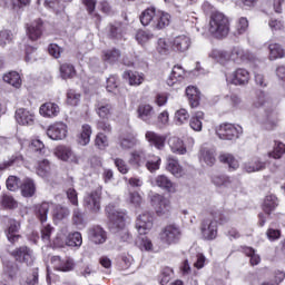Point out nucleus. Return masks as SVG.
<instances>
[{
    "instance_id": "nucleus-18",
    "label": "nucleus",
    "mask_w": 285,
    "mask_h": 285,
    "mask_svg": "<svg viewBox=\"0 0 285 285\" xmlns=\"http://www.w3.org/2000/svg\"><path fill=\"white\" fill-rule=\"evenodd\" d=\"M191 43L190 37L186 35L177 36L173 41V50H175V52H186Z\"/></svg>"
},
{
    "instance_id": "nucleus-40",
    "label": "nucleus",
    "mask_w": 285,
    "mask_h": 285,
    "mask_svg": "<svg viewBox=\"0 0 285 285\" xmlns=\"http://www.w3.org/2000/svg\"><path fill=\"white\" fill-rule=\"evenodd\" d=\"M218 159L220 164L228 165L229 170H237V168H239V161L235 159L233 154H220Z\"/></svg>"
},
{
    "instance_id": "nucleus-56",
    "label": "nucleus",
    "mask_w": 285,
    "mask_h": 285,
    "mask_svg": "<svg viewBox=\"0 0 285 285\" xmlns=\"http://www.w3.org/2000/svg\"><path fill=\"white\" fill-rule=\"evenodd\" d=\"M188 119H190V115L188 114V111L186 109H179L175 112V121H176L177 126H181V125L186 124V121H188Z\"/></svg>"
},
{
    "instance_id": "nucleus-31",
    "label": "nucleus",
    "mask_w": 285,
    "mask_h": 285,
    "mask_svg": "<svg viewBox=\"0 0 285 285\" xmlns=\"http://www.w3.org/2000/svg\"><path fill=\"white\" fill-rule=\"evenodd\" d=\"M129 163L132 164L134 168H141L146 161V151L142 149L134 150Z\"/></svg>"
},
{
    "instance_id": "nucleus-16",
    "label": "nucleus",
    "mask_w": 285,
    "mask_h": 285,
    "mask_svg": "<svg viewBox=\"0 0 285 285\" xmlns=\"http://www.w3.org/2000/svg\"><path fill=\"white\" fill-rule=\"evenodd\" d=\"M14 117L19 126H32L35 124V114L26 108L17 109Z\"/></svg>"
},
{
    "instance_id": "nucleus-25",
    "label": "nucleus",
    "mask_w": 285,
    "mask_h": 285,
    "mask_svg": "<svg viewBox=\"0 0 285 285\" xmlns=\"http://www.w3.org/2000/svg\"><path fill=\"white\" fill-rule=\"evenodd\" d=\"M168 146L171 153H175L176 155H186V153H188L186 145H184V140L178 137H170L168 139Z\"/></svg>"
},
{
    "instance_id": "nucleus-6",
    "label": "nucleus",
    "mask_w": 285,
    "mask_h": 285,
    "mask_svg": "<svg viewBox=\"0 0 285 285\" xmlns=\"http://www.w3.org/2000/svg\"><path fill=\"white\" fill-rule=\"evenodd\" d=\"M106 213L109 217L110 226L112 228H124L126 226V213L112 206L106 207Z\"/></svg>"
},
{
    "instance_id": "nucleus-42",
    "label": "nucleus",
    "mask_w": 285,
    "mask_h": 285,
    "mask_svg": "<svg viewBox=\"0 0 285 285\" xmlns=\"http://www.w3.org/2000/svg\"><path fill=\"white\" fill-rule=\"evenodd\" d=\"M49 210H50L49 203H42V204L36 205V215L38 219L41 222V224H45V222H48Z\"/></svg>"
},
{
    "instance_id": "nucleus-46",
    "label": "nucleus",
    "mask_w": 285,
    "mask_h": 285,
    "mask_svg": "<svg viewBox=\"0 0 285 285\" xmlns=\"http://www.w3.org/2000/svg\"><path fill=\"white\" fill-rule=\"evenodd\" d=\"M119 57H121V52L118 49H108L102 51V59L107 63H117V61H119Z\"/></svg>"
},
{
    "instance_id": "nucleus-21",
    "label": "nucleus",
    "mask_w": 285,
    "mask_h": 285,
    "mask_svg": "<svg viewBox=\"0 0 285 285\" xmlns=\"http://www.w3.org/2000/svg\"><path fill=\"white\" fill-rule=\"evenodd\" d=\"M168 26H170V16L168 12L158 10L156 12L153 28H155V30H164V28H168Z\"/></svg>"
},
{
    "instance_id": "nucleus-38",
    "label": "nucleus",
    "mask_w": 285,
    "mask_h": 285,
    "mask_svg": "<svg viewBox=\"0 0 285 285\" xmlns=\"http://www.w3.org/2000/svg\"><path fill=\"white\" fill-rule=\"evenodd\" d=\"M3 81L13 88H21V76L17 71H10L3 76Z\"/></svg>"
},
{
    "instance_id": "nucleus-39",
    "label": "nucleus",
    "mask_w": 285,
    "mask_h": 285,
    "mask_svg": "<svg viewBox=\"0 0 285 285\" xmlns=\"http://www.w3.org/2000/svg\"><path fill=\"white\" fill-rule=\"evenodd\" d=\"M67 246H71L72 248H81V244H83V238L81 237V233L73 232L69 233L66 239Z\"/></svg>"
},
{
    "instance_id": "nucleus-11",
    "label": "nucleus",
    "mask_w": 285,
    "mask_h": 285,
    "mask_svg": "<svg viewBox=\"0 0 285 285\" xmlns=\"http://www.w3.org/2000/svg\"><path fill=\"white\" fill-rule=\"evenodd\" d=\"M200 230L204 239L210 242L217 238V224L210 217L202 222Z\"/></svg>"
},
{
    "instance_id": "nucleus-30",
    "label": "nucleus",
    "mask_w": 285,
    "mask_h": 285,
    "mask_svg": "<svg viewBox=\"0 0 285 285\" xmlns=\"http://www.w3.org/2000/svg\"><path fill=\"white\" fill-rule=\"evenodd\" d=\"M200 161H204L208 166H215V149L210 147L203 146L200 148Z\"/></svg>"
},
{
    "instance_id": "nucleus-48",
    "label": "nucleus",
    "mask_w": 285,
    "mask_h": 285,
    "mask_svg": "<svg viewBox=\"0 0 285 285\" xmlns=\"http://www.w3.org/2000/svg\"><path fill=\"white\" fill-rule=\"evenodd\" d=\"M269 59L275 61V59H282L285 56L284 48L279 43H272L268 46Z\"/></svg>"
},
{
    "instance_id": "nucleus-63",
    "label": "nucleus",
    "mask_w": 285,
    "mask_h": 285,
    "mask_svg": "<svg viewBox=\"0 0 285 285\" xmlns=\"http://www.w3.org/2000/svg\"><path fill=\"white\" fill-rule=\"evenodd\" d=\"M155 35L148 32V31H144V30H139L136 33V41H138V43H146L148 41H150V39H154Z\"/></svg>"
},
{
    "instance_id": "nucleus-60",
    "label": "nucleus",
    "mask_w": 285,
    "mask_h": 285,
    "mask_svg": "<svg viewBox=\"0 0 285 285\" xmlns=\"http://www.w3.org/2000/svg\"><path fill=\"white\" fill-rule=\"evenodd\" d=\"M161 158H159V156H154L153 159H148L146 161L145 166L149 173H155V170H159Z\"/></svg>"
},
{
    "instance_id": "nucleus-19",
    "label": "nucleus",
    "mask_w": 285,
    "mask_h": 285,
    "mask_svg": "<svg viewBox=\"0 0 285 285\" xmlns=\"http://www.w3.org/2000/svg\"><path fill=\"white\" fill-rule=\"evenodd\" d=\"M244 170L246 173H259L266 170V161H263L259 157H254L244 164Z\"/></svg>"
},
{
    "instance_id": "nucleus-55",
    "label": "nucleus",
    "mask_w": 285,
    "mask_h": 285,
    "mask_svg": "<svg viewBox=\"0 0 285 285\" xmlns=\"http://www.w3.org/2000/svg\"><path fill=\"white\" fill-rule=\"evenodd\" d=\"M248 18L246 17H240L237 21H236V30H235V35H245V32L248 31Z\"/></svg>"
},
{
    "instance_id": "nucleus-57",
    "label": "nucleus",
    "mask_w": 285,
    "mask_h": 285,
    "mask_svg": "<svg viewBox=\"0 0 285 285\" xmlns=\"http://www.w3.org/2000/svg\"><path fill=\"white\" fill-rule=\"evenodd\" d=\"M29 148L38 155H46V145H43V141L39 139L32 140L29 145Z\"/></svg>"
},
{
    "instance_id": "nucleus-34",
    "label": "nucleus",
    "mask_w": 285,
    "mask_h": 285,
    "mask_svg": "<svg viewBox=\"0 0 285 285\" xmlns=\"http://www.w3.org/2000/svg\"><path fill=\"white\" fill-rule=\"evenodd\" d=\"M36 173L39 177L46 178L49 175H52V166L50 165V160L42 159L39 160L36 167Z\"/></svg>"
},
{
    "instance_id": "nucleus-15",
    "label": "nucleus",
    "mask_w": 285,
    "mask_h": 285,
    "mask_svg": "<svg viewBox=\"0 0 285 285\" xmlns=\"http://www.w3.org/2000/svg\"><path fill=\"white\" fill-rule=\"evenodd\" d=\"M51 264L56 271H61L62 273H68L75 268V259L72 258L61 259L60 256H52Z\"/></svg>"
},
{
    "instance_id": "nucleus-62",
    "label": "nucleus",
    "mask_w": 285,
    "mask_h": 285,
    "mask_svg": "<svg viewBox=\"0 0 285 285\" xmlns=\"http://www.w3.org/2000/svg\"><path fill=\"white\" fill-rule=\"evenodd\" d=\"M80 100L81 95L77 94V91L70 89L67 92V104H69V106H78Z\"/></svg>"
},
{
    "instance_id": "nucleus-1",
    "label": "nucleus",
    "mask_w": 285,
    "mask_h": 285,
    "mask_svg": "<svg viewBox=\"0 0 285 285\" xmlns=\"http://www.w3.org/2000/svg\"><path fill=\"white\" fill-rule=\"evenodd\" d=\"M228 18L222 12L212 13L209 32L215 37H226V35H228Z\"/></svg>"
},
{
    "instance_id": "nucleus-37",
    "label": "nucleus",
    "mask_w": 285,
    "mask_h": 285,
    "mask_svg": "<svg viewBox=\"0 0 285 285\" xmlns=\"http://www.w3.org/2000/svg\"><path fill=\"white\" fill-rule=\"evenodd\" d=\"M157 9L155 8H148L145 11H142L141 16H140V22L144 26H154L155 23V18L157 17Z\"/></svg>"
},
{
    "instance_id": "nucleus-29",
    "label": "nucleus",
    "mask_w": 285,
    "mask_h": 285,
    "mask_svg": "<svg viewBox=\"0 0 285 285\" xmlns=\"http://www.w3.org/2000/svg\"><path fill=\"white\" fill-rule=\"evenodd\" d=\"M96 112L100 119H108L112 115V105L108 101H98L96 104Z\"/></svg>"
},
{
    "instance_id": "nucleus-53",
    "label": "nucleus",
    "mask_w": 285,
    "mask_h": 285,
    "mask_svg": "<svg viewBox=\"0 0 285 285\" xmlns=\"http://www.w3.org/2000/svg\"><path fill=\"white\" fill-rule=\"evenodd\" d=\"M284 153H285L284 142L276 141L275 145H274L273 151H271L268 155L273 159H282V157L284 156Z\"/></svg>"
},
{
    "instance_id": "nucleus-44",
    "label": "nucleus",
    "mask_w": 285,
    "mask_h": 285,
    "mask_svg": "<svg viewBox=\"0 0 285 285\" xmlns=\"http://www.w3.org/2000/svg\"><path fill=\"white\" fill-rule=\"evenodd\" d=\"M59 70L61 79H72L77 76V70L75 69V66L68 62L60 65Z\"/></svg>"
},
{
    "instance_id": "nucleus-23",
    "label": "nucleus",
    "mask_w": 285,
    "mask_h": 285,
    "mask_svg": "<svg viewBox=\"0 0 285 285\" xmlns=\"http://www.w3.org/2000/svg\"><path fill=\"white\" fill-rule=\"evenodd\" d=\"M21 228V224L17 222L16 219H9V227L7 229V239L14 244L16 242H19V238L21 237L17 233H19V229Z\"/></svg>"
},
{
    "instance_id": "nucleus-20",
    "label": "nucleus",
    "mask_w": 285,
    "mask_h": 285,
    "mask_svg": "<svg viewBox=\"0 0 285 285\" xmlns=\"http://www.w3.org/2000/svg\"><path fill=\"white\" fill-rule=\"evenodd\" d=\"M39 112L41 117L52 119V117H57L59 112H61V109L59 108V105L55 102H45L40 106Z\"/></svg>"
},
{
    "instance_id": "nucleus-45",
    "label": "nucleus",
    "mask_w": 285,
    "mask_h": 285,
    "mask_svg": "<svg viewBox=\"0 0 285 285\" xmlns=\"http://www.w3.org/2000/svg\"><path fill=\"white\" fill-rule=\"evenodd\" d=\"M3 274L9 279H14L19 275V265L14 262H7L3 266Z\"/></svg>"
},
{
    "instance_id": "nucleus-3",
    "label": "nucleus",
    "mask_w": 285,
    "mask_h": 285,
    "mask_svg": "<svg viewBox=\"0 0 285 285\" xmlns=\"http://www.w3.org/2000/svg\"><path fill=\"white\" fill-rule=\"evenodd\" d=\"M160 239L168 246L177 244L181 239V228L176 224L167 225L160 233Z\"/></svg>"
},
{
    "instance_id": "nucleus-52",
    "label": "nucleus",
    "mask_w": 285,
    "mask_h": 285,
    "mask_svg": "<svg viewBox=\"0 0 285 285\" xmlns=\"http://www.w3.org/2000/svg\"><path fill=\"white\" fill-rule=\"evenodd\" d=\"M53 217L55 219H58L59 222H61L62 219L70 217V209L68 207L57 205L56 208L53 209Z\"/></svg>"
},
{
    "instance_id": "nucleus-59",
    "label": "nucleus",
    "mask_w": 285,
    "mask_h": 285,
    "mask_svg": "<svg viewBox=\"0 0 285 285\" xmlns=\"http://www.w3.org/2000/svg\"><path fill=\"white\" fill-rule=\"evenodd\" d=\"M20 184H21V179H19V177L17 176H9L6 181L7 189L11 190V193L19 190Z\"/></svg>"
},
{
    "instance_id": "nucleus-24",
    "label": "nucleus",
    "mask_w": 285,
    "mask_h": 285,
    "mask_svg": "<svg viewBox=\"0 0 285 285\" xmlns=\"http://www.w3.org/2000/svg\"><path fill=\"white\" fill-rule=\"evenodd\" d=\"M43 21L41 19L36 20L30 27L27 28V35L31 41H37L43 32Z\"/></svg>"
},
{
    "instance_id": "nucleus-54",
    "label": "nucleus",
    "mask_w": 285,
    "mask_h": 285,
    "mask_svg": "<svg viewBox=\"0 0 285 285\" xmlns=\"http://www.w3.org/2000/svg\"><path fill=\"white\" fill-rule=\"evenodd\" d=\"M137 136H125L120 139V147L124 150H129V148H135V145L137 144Z\"/></svg>"
},
{
    "instance_id": "nucleus-28",
    "label": "nucleus",
    "mask_w": 285,
    "mask_h": 285,
    "mask_svg": "<svg viewBox=\"0 0 285 285\" xmlns=\"http://www.w3.org/2000/svg\"><path fill=\"white\" fill-rule=\"evenodd\" d=\"M155 184H156V186H158V188H161L163 190H166L167 193H175V190H176L175 184L166 175H158L155 179Z\"/></svg>"
},
{
    "instance_id": "nucleus-14",
    "label": "nucleus",
    "mask_w": 285,
    "mask_h": 285,
    "mask_svg": "<svg viewBox=\"0 0 285 285\" xmlns=\"http://www.w3.org/2000/svg\"><path fill=\"white\" fill-rule=\"evenodd\" d=\"M88 239L92 242V244H106L108 234L102 229L101 226L95 225L88 229Z\"/></svg>"
},
{
    "instance_id": "nucleus-8",
    "label": "nucleus",
    "mask_w": 285,
    "mask_h": 285,
    "mask_svg": "<svg viewBox=\"0 0 285 285\" xmlns=\"http://www.w3.org/2000/svg\"><path fill=\"white\" fill-rule=\"evenodd\" d=\"M11 255L14 257L16 262H20V264H27V266L35 264V254L28 246L16 248L11 252Z\"/></svg>"
},
{
    "instance_id": "nucleus-27",
    "label": "nucleus",
    "mask_w": 285,
    "mask_h": 285,
    "mask_svg": "<svg viewBox=\"0 0 285 285\" xmlns=\"http://www.w3.org/2000/svg\"><path fill=\"white\" fill-rule=\"evenodd\" d=\"M186 76V71L179 65L174 66L171 73L167 79V86H174L178 83V81H184V77Z\"/></svg>"
},
{
    "instance_id": "nucleus-22",
    "label": "nucleus",
    "mask_w": 285,
    "mask_h": 285,
    "mask_svg": "<svg viewBox=\"0 0 285 285\" xmlns=\"http://www.w3.org/2000/svg\"><path fill=\"white\" fill-rule=\"evenodd\" d=\"M20 190L22 197H35V194L37 193V184H35L32 178H24L20 185Z\"/></svg>"
},
{
    "instance_id": "nucleus-58",
    "label": "nucleus",
    "mask_w": 285,
    "mask_h": 285,
    "mask_svg": "<svg viewBox=\"0 0 285 285\" xmlns=\"http://www.w3.org/2000/svg\"><path fill=\"white\" fill-rule=\"evenodd\" d=\"M1 205L4 208H9V209H14L18 206L17 202L14 200V197H12V195L10 194L2 195Z\"/></svg>"
},
{
    "instance_id": "nucleus-51",
    "label": "nucleus",
    "mask_w": 285,
    "mask_h": 285,
    "mask_svg": "<svg viewBox=\"0 0 285 285\" xmlns=\"http://www.w3.org/2000/svg\"><path fill=\"white\" fill-rule=\"evenodd\" d=\"M210 218L216 222H218V224L224 225V224H228L230 217H228V214L224 210H215L212 212L210 214Z\"/></svg>"
},
{
    "instance_id": "nucleus-4",
    "label": "nucleus",
    "mask_w": 285,
    "mask_h": 285,
    "mask_svg": "<svg viewBox=\"0 0 285 285\" xmlns=\"http://www.w3.org/2000/svg\"><path fill=\"white\" fill-rule=\"evenodd\" d=\"M47 136L53 141H62L68 137V125L63 121L53 122L48 127Z\"/></svg>"
},
{
    "instance_id": "nucleus-43",
    "label": "nucleus",
    "mask_w": 285,
    "mask_h": 285,
    "mask_svg": "<svg viewBox=\"0 0 285 285\" xmlns=\"http://www.w3.org/2000/svg\"><path fill=\"white\" fill-rule=\"evenodd\" d=\"M91 135L92 127H90V125H82V130L78 137V144H80V146H88V144H90Z\"/></svg>"
},
{
    "instance_id": "nucleus-10",
    "label": "nucleus",
    "mask_w": 285,
    "mask_h": 285,
    "mask_svg": "<svg viewBox=\"0 0 285 285\" xmlns=\"http://www.w3.org/2000/svg\"><path fill=\"white\" fill-rule=\"evenodd\" d=\"M55 155L61 161H68L69 164H79V158L75 155L72 148L68 146L60 145L56 147Z\"/></svg>"
},
{
    "instance_id": "nucleus-2",
    "label": "nucleus",
    "mask_w": 285,
    "mask_h": 285,
    "mask_svg": "<svg viewBox=\"0 0 285 285\" xmlns=\"http://www.w3.org/2000/svg\"><path fill=\"white\" fill-rule=\"evenodd\" d=\"M243 129L242 126L234 125V124H222L216 129V135L219 139L233 141V139H239V135H242Z\"/></svg>"
},
{
    "instance_id": "nucleus-17",
    "label": "nucleus",
    "mask_w": 285,
    "mask_h": 285,
    "mask_svg": "<svg viewBox=\"0 0 285 285\" xmlns=\"http://www.w3.org/2000/svg\"><path fill=\"white\" fill-rule=\"evenodd\" d=\"M145 139L150 146L157 148V150H164V148H166V136L159 135L155 131H146Z\"/></svg>"
},
{
    "instance_id": "nucleus-36",
    "label": "nucleus",
    "mask_w": 285,
    "mask_h": 285,
    "mask_svg": "<svg viewBox=\"0 0 285 285\" xmlns=\"http://www.w3.org/2000/svg\"><path fill=\"white\" fill-rule=\"evenodd\" d=\"M186 96L188 98L191 108H197L199 106V89L195 86H189L186 88Z\"/></svg>"
},
{
    "instance_id": "nucleus-41",
    "label": "nucleus",
    "mask_w": 285,
    "mask_h": 285,
    "mask_svg": "<svg viewBox=\"0 0 285 285\" xmlns=\"http://www.w3.org/2000/svg\"><path fill=\"white\" fill-rule=\"evenodd\" d=\"M240 250L242 253H244V255H246V257L250 258L249 262L252 266H257V264L262 262V258L259 257L257 252H255V248L248 246H240Z\"/></svg>"
},
{
    "instance_id": "nucleus-49",
    "label": "nucleus",
    "mask_w": 285,
    "mask_h": 285,
    "mask_svg": "<svg viewBox=\"0 0 285 285\" xmlns=\"http://www.w3.org/2000/svg\"><path fill=\"white\" fill-rule=\"evenodd\" d=\"M204 120V112L203 111H197L189 121V126L191 129H194L196 132H202L203 124L202 121Z\"/></svg>"
},
{
    "instance_id": "nucleus-13",
    "label": "nucleus",
    "mask_w": 285,
    "mask_h": 285,
    "mask_svg": "<svg viewBox=\"0 0 285 285\" xmlns=\"http://www.w3.org/2000/svg\"><path fill=\"white\" fill-rule=\"evenodd\" d=\"M136 228L139 235H146L147 230L153 228V214L145 212L137 217Z\"/></svg>"
},
{
    "instance_id": "nucleus-12",
    "label": "nucleus",
    "mask_w": 285,
    "mask_h": 285,
    "mask_svg": "<svg viewBox=\"0 0 285 285\" xmlns=\"http://www.w3.org/2000/svg\"><path fill=\"white\" fill-rule=\"evenodd\" d=\"M227 81L234 86H246L250 81V73L244 68L236 69L232 75L227 76Z\"/></svg>"
},
{
    "instance_id": "nucleus-50",
    "label": "nucleus",
    "mask_w": 285,
    "mask_h": 285,
    "mask_svg": "<svg viewBox=\"0 0 285 285\" xmlns=\"http://www.w3.org/2000/svg\"><path fill=\"white\" fill-rule=\"evenodd\" d=\"M210 57L212 59H215V61H218V63H226L227 61H230L232 57L230 53H228L227 51H222V50H217L214 49L210 52Z\"/></svg>"
},
{
    "instance_id": "nucleus-5",
    "label": "nucleus",
    "mask_w": 285,
    "mask_h": 285,
    "mask_svg": "<svg viewBox=\"0 0 285 285\" xmlns=\"http://www.w3.org/2000/svg\"><path fill=\"white\" fill-rule=\"evenodd\" d=\"M83 207L90 213H99L101 210V190L87 193L83 197Z\"/></svg>"
},
{
    "instance_id": "nucleus-47",
    "label": "nucleus",
    "mask_w": 285,
    "mask_h": 285,
    "mask_svg": "<svg viewBox=\"0 0 285 285\" xmlns=\"http://www.w3.org/2000/svg\"><path fill=\"white\" fill-rule=\"evenodd\" d=\"M71 222L77 228H86V218H83V213L79 208L73 209Z\"/></svg>"
},
{
    "instance_id": "nucleus-35",
    "label": "nucleus",
    "mask_w": 285,
    "mask_h": 285,
    "mask_svg": "<svg viewBox=\"0 0 285 285\" xmlns=\"http://www.w3.org/2000/svg\"><path fill=\"white\" fill-rule=\"evenodd\" d=\"M279 206V200H277V196L271 194L265 197V200L263 203V210L266 213V215H271L275 208Z\"/></svg>"
},
{
    "instance_id": "nucleus-32",
    "label": "nucleus",
    "mask_w": 285,
    "mask_h": 285,
    "mask_svg": "<svg viewBox=\"0 0 285 285\" xmlns=\"http://www.w3.org/2000/svg\"><path fill=\"white\" fill-rule=\"evenodd\" d=\"M124 24H121V22H115V23H110L107 27V35L109 37V39H121V37H124Z\"/></svg>"
},
{
    "instance_id": "nucleus-33",
    "label": "nucleus",
    "mask_w": 285,
    "mask_h": 285,
    "mask_svg": "<svg viewBox=\"0 0 285 285\" xmlns=\"http://www.w3.org/2000/svg\"><path fill=\"white\" fill-rule=\"evenodd\" d=\"M122 77L129 81V86H141L145 81L144 73L138 71H125Z\"/></svg>"
},
{
    "instance_id": "nucleus-7",
    "label": "nucleus",
    "mask_w": 285,
    "mask_h": 285,
    "mask_svg": "<svg viewBox=\"0 0 285 285\" xmlns=\"http://www.w3.org/2000/svg\"><path fill=\"white\" fill-rule=\"evenodd\" d=\"M137 118L148 126H155V107L150 104H140L137 107Z\"/></svg>"
},
{
    "instance_id": "nucleus-61",
    "label": "nucleus",
    "mask_w": 285,
    "mask_h": 285,
    "mask_svg": "<svg viewBox=\"0 0 285 285\" xmlns=\"http://www.w3.org/2000/svg\"><path fill=\"white\" fill-rule=\"evenodd\" d=\"M95 144L99 150H105V148H108V136L104 132H99L96 136Z\"/></svg>"
},
{
    "instance_id": "nucleus-26",
    "label": "nucleus",
    "mask_w": 285,
    "mask_h": 285,
    "mask_svg": "<svg viewBox=\"0 0 285 285\" xmlns=\"http://www.w3.org/2000/svg\"><path fill=\"white\" fill-rule=\"evenodd\" d=\"M166 168L168 173H171V175H174V177H181V175H184V167H181V165H179V160H177L173 156L167 157Z\"/></svg>"
},
{
    "instance_id": "nucleus-64",
    "label": "nucleus",
    "mask_w": 285,
    "mask_h": 285,
    "mask_svg": "<svg viewBox=\"0 0 285 285\" xmlns=\"http://www.w3.org/2000/svg\"><path fill=\"white\" fill-rule=\"evenodd\" d=\"M212 181L215 184V186H228V184H230V177L216 175L212 177Z\"/></svg>"
},
{
    "instance_id": "nucleus-9",
    "label": "nucleus",
    "mask_w": 285,
    "mask_h": 285,
    "mask_svg": "<svg viewBox=\"0 0 285 285\" xmlns=\"http://www.w3.org/2000/svg\"><path fill=\"white\" fill-rule=\"evenodd\" d=\"M151 206L159 217L168 215V213H170V200L159 194H155L151 197Z\"/></svg>"
}]
</instances>
